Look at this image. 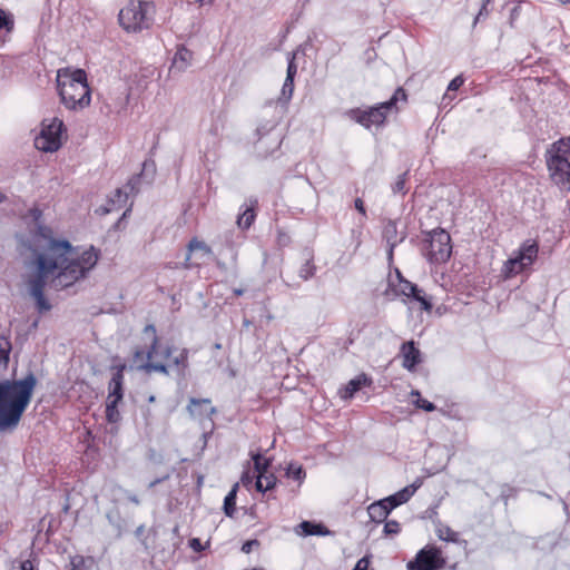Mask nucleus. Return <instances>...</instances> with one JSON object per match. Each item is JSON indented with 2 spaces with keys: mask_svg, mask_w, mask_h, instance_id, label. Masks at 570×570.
<instances>
[{
  "mask_svg": "<svg viewBox=\"0 0 570 570\" xmlns=\"http://www.w3.org/2000/svg\"><path fill=\"white\" fill-rule=\"evenodd\" d=\"M382 501L384 502L385 507L389 509V511L391 512L394 508L399 507L400 504H396V499H392V495L385 498V499H382Z\"/></svg>",
  "mask_w": 570,
  "mask_h": 570,
  "instance_id": "obj_49",
  "label": "nucleus"
},
{
  "mask_svg": "<svg viewBox=\"0 0 570 570\" xmlns=\"http://www.w3.org/2000/svg\"><path fill=\"white\" fill-rule=\"evenodd\" d=\"M125 365L116 367L109 383H108V396L107 400L121 402L124 397V370Z\"/></svg>",
  "mask_w": 570,
  "mask_h": 570,
  "instance_id": "obj_15",
  "label": "nucleus"
},
{
  "mask_svg": "<svg viewBox=\"0 0 570 570\" xmlns=\"http://www.w3.org/2000/svg\"><path fill=\"white\" fill-rule=\"evenodd\" d=\"M144 531V525L137 528L136 533L139 535Z\"/></svg>",
  "mask_w": 570,
  "mask_h": 570,
  "instance_id": "obj_58",
  "label": "nucleus"
},
{
  "mask_svg": "<svg viewBox=\"0 0 570 570\" xmlns=\"http://www.w3.org/2000/svg\"><path fill=\"white\" fill-rule=\"evenodd\" d=\"M399 492L406 501H409L411 497L415 493V488L405 487Z\"/></svg>",
  "mask_w": 570,
  "mask_h": 570,
  "instance_id": "obj_50",
  "label": "nucleus"
},
{
  "mask_svg": "<svg viewBox=\"0 0 570 570\" xmlns=\"http://www.w3.org/2000/svg\"><path fill=\"white\" fill-rule=\"evenodd\" d=\"M367 513L373 522L381 523L386 520L390 514L389 509L385 507L382 500H379L367 508Z\"/></svg>",
  "mask_w": 570,
  "mask_h": 570,
  "instance_id": "obj_22",
  "label": "nucleus"
},
{
  "mask_svg": "<svg viewBox=\"0 0 570 570\" xmlns=\"http://www.w3.org/2000/svg\"><path fill=\"white\" fill-rule=\"evenodd\" d=\"M254 479H256V473H252L249 470L244 471L240 476V481L244 487H249Z\"/></svg>",
  "mask_w": 570,
  "mask_h": 570,
  "instance_id": "obj_42",
  "label": "nucleus"
},
{
  "mask_svg": "<svg viewBox=\"0 0 570 570\" xmlns=\"http://www.w3.org/2000/svg\"><path fill=\"white\" fill-rule=\"evenodd\" d=\"M257 546H259V542L257 540H248L243 543L242 551L244 553H250L253 550V547H257Z\"/></svg>",
  "mask_w": 570,
  "mask_h": 570,
  "instance_id": "obj_45",
  "label": "nucleus"
},
{
  "mask_svg": "<svg viewBox=\"0 0 570 570\" xmlns=\"http://www.w3.org/2000/svg\"><path fill=\"white\" fill-rule=\"evenodd\" d=\"M445 563L440 548L426 546L416 553L413 560L407 562L406 568L407 570H440Z\"/></svg>",
  "mask_w": 570,
  "mask_h": 570,
  "instance_id": "obj_11",
  "label": "nucleus"
},
{
  "mask_svg": "<svg viewBox=\"0 0 570 570\" xmlns=\"http://www.w3.org/2000/svg\"><path fill=\"white\" fill-rule=\"evenodd\" d=\"M140 181H141L140 174L131 176L128 179L127 184L122 188L116 189L115 195L110 199V202L114 205L118 204L119 206L125 204L130 194L136 195L139 191Z\"/></svg>",
  "mask_w": 570,
  "mask_h": 570,
  "instance_id": "obj_16",
  "label": "nucleus"
},
{
  "mask_svg": "<svg viewBox=\"0 0 570 570\" xmlns=\"http://www.w3.org/2000/svg\"><path fill=\"white\" fill-rule=\"evenodd\" d=\"M354 206H355V209L362 214L364 217H366V209H365V206H364V202L362 198H356L354 200Z\"/></svg>",
  "mask_w": 570,
  "mask_h": 570,
  "instance_id": "obj_48",
  "label": "nucleus"
},
{
  "mask_svg": "<svg viewBox=\"0 0 570 570\" xmlns=\"http://www.w3.org/2000/svg\"><path fill=\"white\" fill-rule=\"evenodd\" d=\"M537 256L538 245L534 242H525L517 252L515 256L509 258L504 263V267L502 269L504 276L511 277L521 273L524 268L532 265Z\"/></svg>",
  "mask_w": 570,
  "mask_h": 570,
  "instance_id": "obj_10",
  "label": "nucleus"
},
{
  "mask_svg": "<svg viewBox=\"0 0 570 570\" xmlns=\"http://www.w3.org/2000/svg\"><path fill=\"white\" fill-rule=\"evenodd\" d=\"M296 52L297 51H293V52L288 53V65H287L285 79L294 80V78L296 76V72H297V66L295 63Z\"/></svg>",
  "mask_w": 570,
  "mask_h": 570,
  "instance_id": "obj_39",
  "label": "nucleus"
},
{
  "mask_svg": "<svg viewBox=\"0 0 570 570\" xmlns=\"http://www.w3.org/2000/svg\"><path fill=\"white\" fill-rule=\"evenodd\" d=\"M20 570H37L30 560H24L20 564Z\"/></svg>",
  "mask_w": 570,
  "mask_h": 570,
  "instance_id": "obj_51",
  "label": "nucleus"
},
{
  "mask_svg": "<svg viewBox=\"0 0 570 570\" xmlns=\"http://www.w3.org/2000/svg\"><path fill=\"white\" fill-rule=\"evenodd\" d=\"M423 252L429 262L434 264L445 263L452 253L450 234L442 228L429 232L424 239Z\"/></svg>",
  "mask_w": 570,
  "mask_h": 570,
  "instance_id": "obj_7",
  "label": "nucleus"
},
{
  "mask_svg": "<svg viewBox=\"0 0 570 570\" xmlns=\"http://www.w3.org/2000/svg\"><path fill=\"white\" fill-rule=\"evenodd\" d=\"M405 90L399 87L392 97L384 102L370 107L368 109L353 108L346 111V116L365 128L381 126L385 122L387 111L396 107L399 101H406Z\"/></svg>",
  "mask_w": 570,
  "mask_h": 570,
  "instance_id": "obj_5",
  "label": "nucleus"
},
{
  "mask_svg": "<svg viewBox=\"0 0 570 570\" xmlns=\"http://www.w3.org/2000/svg\"><path fill=\"white\" fill-rule=\"evenodd\" d=\"M422 485V480L416 479L412 484L407 485L409 488H415V491Z\"/></svg>",
  "mask_w": 570,
  "mask_h": 570,
  "instance_id": "obj_54",
  "label": "nucleus"
},
{
  "mask_svg": "<svg viewBox=\"0 0 570 570\" xmlns=\"http://www.w3.org/2000/svg\"><path fill=\"white\" fill-rule=\"evenodd\" d=\"M68 570H89V568L82 557L76 556L71 558Z\"/></svg>",
  "mask_w": 570,
  "mask_h": 570,
  "instance_id": "obj_40",
  "label": "nucleus"
},
{
  "mask_svg": "<svg viewBox=\"0 0 570 570\" xmlns=\"http://www.w3.org/2000/svg\"><path fill=\"white\" fill-rule=\"evenodd\" d=\"M128 500H129L130 502L135 503V504H139V499H138V497H137V495H135V494H129V495H128Z\"/></svg>",
  "mask_w": 570,
  "mask_h": 570,
  "instance_id": "obj_55",
  "label": "nucleus"
},
{
  "mask_svg": "<svg viewBox=\"0 0 570 570\" xmlns=\"http://www.w3.org/2000/svg\"><path fill=\"white\" fill-rule=\"evenodd\" d=\"M490 1H491V0H483V2H482V7H481V9L479 10V13H478V16H476V18H475V21H474V22H478L481 18H485V17H488L489 11H488V9H487V6H488V3H489Z\"/></svg>",
  "mask_w": 570,
  "mask_h": 570,
  "instance_id": "obj_46",
  "label": "nucleus"
},
{
  "mask_svg": "<svg viewBox=\"0 0 570 570\" xmlns=\"http://www.w3.org/2000/svg\"><path fill=\"white\" fill-rule=\"evenodd\" d=\"M383 238L386 240L389 245V254L390 256L393 253L394 247L403 240V237L397 239V226L394 220H387L383 227L382 232Z\"/></svg>",
  "mask_w": 570,
  "mask_h": 570,
  "instance_id": "obj_21",
  "label": "nucleus"
},
{
  "mask_svg": "<svg viewBox=\"0 0 570 570\" xmlns=\"http://www.w3.org/2000/svg\"><path fill=\"white\" fill-rule=\"evenodd\" d=\"M98 259L99 252L94 246L78 255L68 240L50 239L47 250L37 255V274L28 281L39 312L51 308L43 295L48 277L53 276L51 284L56 289L67 288L85 278Z\"/></svg>",
  "mask_w": 570,
  "mask_h": 570,
  "instance_id": "obj_1",
  "label": "nucleus"
},
{
  "mask_svg": "<svg viewBox=\"0 0 570 570\" xmlns=\"http://www.w3.org/2000/svg\"><path fill=\"white\" fill-rule=\"evenodd\" d=\"M175 346L167 345L161 351V356L164 358H171V363L167 364L169 368L174 366L176 368V372L179 376H185L186 370L188 368V355L189 351L187 348L180 350L179 354L175 357H171L173 353L175 352Z\"/></svg>",
  "mask_w": 570,
  "mask_h": 570,
  "instance_id": "obj_14",
  "label": "nucleus"
},
{
  "mask_svg": "<svg viewBox=\"0 0 570 570\" xmlns=\"http://www.w3.org/2000/svg\"><path fill=\"white\" fill-rule=\"evenodd\" d=\"M276 481L277 479L273 473H267L264 476H257L255 488L259 492H266L275 487Z\"/></svg>",
  "mask_w": 570,
  "mask_h": 570,
  "instance_id": "obj_30",
  "label": "nucleus"
},
{
  "mask_svg": "<svg viewBox=\"0 0 570 570\" xmlns=\"http://www.w3.org/2000/svg\"><path fill=\"white\" fill-rule=\"evenodd\" d=\"M294 92V80L285 79L282 92L277 101H269L265 105V110L274 106L278 110V117H283L287 109V104L291 100Z\"/></svg>",
  "mask_w": 570,
  "mask_h": 570,
  "instance_id": "obj_18",
  "label": "nucleus"
},
{
  "mask_svg": "<svg viewBox=\"0 0 570 570\" xmlns=\"http://www.w3.org/2000/svg\"><path fill=\"white\" fill-rule=\"evenodd\" d=\"M559 1L562 2L563 4L570 3V0H559Z\"/></svg>",
  "mask_w": 570,
  "mask_h": 570,
  "instance_id": "obj_61",
  "label": "nucleus"
},
{
  "mask_svg": "<svg viewBox=\"0 0 570 570\" xmlns=\"http://www.w3.org/2000/svg\"><path fill=\"white\" fill-rule=\"evenodd\" d=\"M145 335H150V345L146 352L142 350H136L134 353L135 360H142L146 357V362L138 366V370L144 371L145 373H161L164 375H169V366L163 362L155 361L156 356L159 354V337L156 333V327L153 324H148L144 328Z\"/></svg>",
  "mask_w": 570,
  "mask_h": 570,
  "instance_id": "obj_8",
  "label": "nucleus"
},
{
  "mask_svg": "<svg viewBox=\"0 0 570 570\" xmlns=\"http://www.w3.org/2000/svg\"><path fill=\"white\" fill-rule=\"evenodd\" d=\"M189 547L196 552H200V551L205 550V546L202 544V542L198 538L190 539Z\"/></svg>",
  "mask_w": 570,
  "mask_h": 570,
  "instance_id": "obj_47",
  "label": "nucleus"
},
{
  "mask_svg": "<svg viewBox=\"0 0 570 570\" xmlns=\"http://www.w3.org/2000/svg\"><path fill=\"white\" fill-rule=\"evenodd\" d=\"M392 499H396V501H397V502H396V504H400V505H401V504H403V503H405V502H407V501H406V500H405V499L400 494V492H397V493L393 494V495H392Z\"/></svg>",
  "mask_w": 570,
  "mask_h": 570,
  "instance_id": "obj_52",
  "label": "nucleus"
},
{
  "mask_svg": "<svg viewBox=\"0 0 570 570\" xmlns=\"http://www.w3.org/2000/svg\"><path fill=\"white\" fill-rule=\"evenodd\" d=\"M238 483H235L228 494L225 497L223 510L227 517H233L236 510V495Z\"/></svg>",
  "mask_w": 570,
  "mask_h": 570,
  "instance_id": "obj_25",
  "label": "nucleus"
},
{
  "mask_svg": "<svg viewBox=\"0 0 570 570\" xmlns=\"http://www.w3.org/2000/svg\"><path fill=\"white\" fill-rule=\"evenodd\" d=\"M370 566L368 557L361 558L352 570H367Z\"/></svg>",
  "mask_w": 570,
  "mask_h": 570,
  "instance_id": "obj_44",
  "label": "nucleus"
},
{
  "mask_svg": "<svg viewBox=\"0 0 570 570\" xmlns=\"http://www.w3.org/2000/svg\"><path fill=\"white\" fill-rule=\"evenodd\" d=\"M411 394L417 396V400L415 401L416 407L422 409L426 412H432L435 410V405L432 402L422 399L419 391H412Z\"/></svg>",
  "mask_w": 570,
  "mask_h": 570,
  "instance_id": "obj_37",
  "label": "nucleus"
},
{
  "mask_svg": "<svg viewBox=\"0 0 570 570\" xmlns=\"http://www.w3.org/2000/svg\"><path fill=\"white\" fill-rule=\"evenodd\" d=\"M107 519L110 524H112L117 531L118 535L121 534L124 530L122 520L120 519L119 512L117 510H111L107 513Z\"/></svg>",
  "mask_w": 570,
  "mask_h": 570,
  "instance_id": "obj_36",
  "label": "nucleus"
},
{
  "mask_svg": "<svg viewBox=\"0 0 570 570\" xmlns=\"http://www.w3.org/2000/svg\"><path fill=\"white\" fill-rule=\"evenodd\" d=\"M160 481H161L160 479H157V480L153 481L150 483V487H154V485L158 484Z\"/></svg>",
  "mask_w": 570,
  "mask_h": 570,
  "instance_id": "obj_59",
  "label": "nucleus"
},
{
  "mask_svg": "<svg viewBox=\"0 0 570 570\" xmlns=\"http://www.w3.org/2000/svg\"><path fill=\"white\" fill-rule=\"evenodd\" d=\"M119 402L106 401V419L109 423H118L121 419V415L118 411Z\"/></svg>",
  "mask_w": 570,
  "mask_h": 570,
  "instance_id": "obj_32",
  "label": "nucleus"
},
{
  "mask_svg": "<svg viewBox=\"0 0 570 570\" xmlns=\"http://www.w3.org/2000/svg\"><path fill=\"white\" fill-rule=\"evenodd\" d=\"M400 532V523L395 520H389L384 524L385 534H397Z\"/></svg>",
  "mask_w": 570,
  "mask_h": 570,
  "instance_id": "obj_41",
  "label": "nucleus"
},
{
  "mask_svg": "<svg viewBox=\"0 0 570 570\" xmlns=\"http://www.w3.org/2000/svg\"><path fill=\"white\" fill-rule=\"evenodd\" d=\"M316 266L313 263L312 258H307L304 264L298 269V276L303 281H308L315 275Z\"/></svg>",
  "mask_w": 570,
  "mask_h": 570,
  "instance_id": "obj_35",
  "label": "nucleus"
},
{
  "mask_svg": "<svg viewBox=\"0 0 570 570\" xmlns=\"http://www.w3.org/2000/svg\"><path fill=\"white\" fill-rule=\"evenodd\" d=\"M63 129V122L59 118L45 119L40 134L35 138V147L45 153L57 151L61 146Z\"/></svg>",
  "mask_w": 570,
  "mask_h": 570,
  "instance_id": "obj_9",
  "label": "nucleus"
},
{
  "mask_svg": "<svg viewBox=\"0 0 570 570\" xmlns=\"http://www.w3.org/2000/svg\"><path fill=\"white\" fill-rule=\"evenodd\" d=\"M14 28V19L13 16L9 12L0 9V38L2 35L11 33ZM3 42V39H0V43Z\"/></svg>",
  "mask_w": 570,
  "mask_h": 570,
  "instance_id": "obj_26",
  "label": "nucleus"
},
{
  "mask_svg": "<svg viewBox=\"0 0 570 570\" xmlns=\"http://www.w3.org/2000/svg\"><path fill=\"white\" fill-rule=\"evenodd\" d=\"M11 347L9 338L0 334V371L8 367Z\"/></svg>",
  "mask_w": 570,
  "mask_h": 570,
  "instance_id": "obj_27",
  "label": "nucleus"
},
{
  "mask_svg": "<svg viewBox=\"0 0 570 570\" xmlns=\"http://www.w3.org/2000/svg\"><path fill=\"white\" fill-rule=\"evenodd\" d=\"M396 276L399 279L397 286H394V284L392 282H390L384 294L387 296L389 289L393 288V292L395 295H403L409 298H412L413 301L420 303L421 308L423 311L430 312L432 309V303L426 297L423 289L419 288L416 284H413L412 282L403 278V276L401 275V273L399 271H396Z\"/></svg>",
  "mask_w": 570,
  "mask_h": 570,
  "instance_id": "obj_12",
  "label": "nucleus"
},
{
  "mask_svg": "<svg viewBox=\"0 0 570 570\" xmlns=\"http://www.w3.org/2000/svg\"><path fill=\"white\" fill-rule=\"evenodd\" d=\"M463 83L464 78L462 76H456L450 81L448 86V91H456Z\"/></svg>",
  "mask_w": 570,
  "mask_h": 570,
  "instance_id": "obj_43",
  "label": "nucleus"
},
{
  "mask_svg": "<svg viewBox=\"0 0 570 570\" xmlns=\"http://www.w3.org/2000/svg\"><path fill=\"white\" fill-rule=\"evenodd\" d=\"M193 52L185 47H180L174 56L173 68L184 71L190 63Z\"/></svg>",
  "mask_w": 570,
  "mask_h": 570,
  "instance_id": "obj_23",
  "label": "nucleus"
},
{
  "mask_svg": "<svg viewBox=\"0 0 570 570\" xmlns=\"http://www.w3.org/2000/svg\"><path fill=\"white\" fill-rule=\"evenodd\" d=\"M286 476L302 483L306 476V472L301 464L289 463L286 469Z\"/></svg>",
  "mask_w": 570,
  "mask_h": 570,
  "instance_id": "obj_33",
  "label": "nucleus"
},
{
  "mask_svg": "<svg viewBox=\"0 0 570 570\" xmlns=\"http://www.w3.org/2000/svg\"><path fill=\"white\" fill-rule=\"evenodd\" d=\"M258 206L257 198H249L244 210L238 215L237 225L243 229H248L256 217V208Z\"/></svg>",
  "mask_w": 570,
  "mask_h": 570,
  "instance_id": "obj_19",
  "label": "nucleus"
},
{
  "mask_svg": "<svg viewBox=\"0 0 570 570\" xmlns=\"http://www.w3.org/2000/svg\"><path fill=\"white\" fill-rule=\"evenodd\" d=\"M407 179V171L400 175L396 179V181L392 185V190L394 194H402L404 195L406 193L405 184Z\"/></svg>",
  "mask_w": 570,
  "mask_h": 570,
  "instance_id": "obj_38",
  "label": "nucleus"
},
{
  "mask_svg": "<svg viewBox=\"0 0 570 570\" xmlns=\"http://www.w3.org/2000/svg\"><path fill=\"white\" fill-rule=\"evenodd\" d=\"M438 538L445 542H458L459 533L453 531L450 527L439 523L435 529Z\"/></svg>",
  "mask_w": 570,
  "mask_h": 570,
  "instance_id": "obj_29",
  "label": "nucleus"
},
{
  "mask_svg": "<svg viewBox=\"0 0 570 570\" xmlns=\"http://www.w3.org/2000/svg\"><path fill=\"white\" fill-rule=\"evenodd\" d=\"M210 399L190 397L187 405V411L193 419H212V416L216 413V409L210 406Z\"/></svg>",
  "mask_w": 570,
  "mask_h": 570,
  "instance_id": "obj_13",
  "label": "nucleus"
},
{
  "mask_svg": "<svg viewBox=\"0 0 570 570\" xmlns=\"http://www.w3.org/2000/svg\"><path fill=\"white\" fill-rule=\"evenodd\" d=\"M129 212H130V208H128V209H126V210L124 212L122 216H121V217H120V219L117 222L116 226H118V225L121 223V220L127 216V214H128Z\"/></svg>",
  "mask_w": 570,
  "mask_h": 570,
  "instance_id": "obj_56",
  "label": "nucleus"
},
{
  "mask_svg": "<svg viewBox=\"0 0 570 570\" xmlns=\"http://www.w3.org/2000/svg\"><path fill=\"white\" fill-rule=\"evenodd\" d=\"M243 293H244V291H243L242 288H235V289H234V294H235L236 296H240V295H243Z\"/></svg>",
  "mask_w": 570,
  "mask_h": 570,
  "instance_id": "obj_57",
  "label": "nucleus"
},
{
  "mask_svg": "<svg viewBox=\"0 0 570 570\" xmlns=\"http://www.w3.org/2000/svg\"><path fill=\"white\" fill-rule=\"evenodd\" d=\"M4 199V196L2 195V193L0 191V203H2Z\"/></svg>",
  "mask_w": 570,
  "mask_h": 570,
  "instance_id": "obj_62",
  "label": "nucleus"
},
{
  "mask_svg": "<svg viewBox=\"0 0 570 570\" xmlns=\"http://www.w3.org/2000/svg\"><path fill=\"white\" fill-rule=\"evenodd\" d=\"M155 6L150 1L130 0L119 12L120 26L128 32L148 29L154 21Z\"/></svg>",
  "mask_w": 570,
  "mask_h": 570,
  "instance_id": "obj_6",
  "label": "nucleus"
},
{
  "mask_svg": "<svg viewBox=\"0 0 570 570\" xmlns=\"http://www.w3.org/2000/svg\"><path fill=\"white\" fill-rule=\"evenodd\" d=\"M37 377L29 372L21 380H4L0 382V432L14 430L27 410Z\"/></svg>",
  "mask_w": 570,
  "mask_h": 570,
  "instance_id": "obj_2",
  "label": "nucleus"
},
{
  "mask_svg": "<svg viewBox=\"0 0 570 570\" xmlns=\"http://www.w3.org/2000/svg\"><path fill=\"white\" fill-rule=\"evenodd\" d=\"M155 400H156V397H155L154 395H150V396L148 397V402H150V403L155 402Z\"/></svg>",
  "mask_w": 570,
  "mask_h": 570,
  "instance_id": "obj_60",
  "label": "nucleus"
},
{
  "mask_svg": "<svg viewBox=\"0 0 570 570\" xmlns=\"http://www.w3.org/2000/svg\"><path fill=\"white\" fill-rule=\"evenodd\" d=\"M282 278H283V282L285 283V285L287 287H292V288H298L299 287V283H292L288 279L284 278L283 276H282Z\"/></svg>",
  "mask_w": 570,
  "mask_h": 570,
  "instance_id": "obj_53",
  "label": "nucleus"
},
{
  "mask_svg": "<svg viewBox=\"0 0 570 570\" xmlns=\"http://www.w3.org/2000/svg\"><path fill=\"white\" fill-rule=\"evenodd\" d=\"M371 384L372 380L366 374H360L345 385L341 391V396L344 400L352 399L363 386H370Z\"/></svg>",
  "mask_w": 570,
  "mask_h": 570,
  "instance_id": "obj_20",
  "label": "nucleus"
},
{
  "mask_svg": "<svg viewBox=\"0 0 570 570\" xmlns=\"http://www.w3.org/2000/svg\"><path fill=\"white\" fill-rule=\"evenodd\" d=\"M304 535H327L331 531L322 523H314L312 521H303L298 524Z\"/></svg>",
  "mask_w": 570,
  "mask_h": 570,
  "instance_id": "obj_24",
  "label": "nucleus"
},
{
  "mask_svg": "<svg viewBox=\"0 0 570 570\" xmlns=\"http://www.w3.org/2000/svg\"><path fill=\"white\" fill-rule=\"evenodd\" d=\"M401 354L403 356L402 366L412 372L422 362L421 352L415 346L414 341H409L402 344Z\"/></svg>",
  "mask_w": 570,
  "mask_h": 570,
  "instance_id": "obj_17",
  "label": "nucleus"
},
{
  "mask_svg": "<svg viewBox=\"0 0 570 570\" xmlns=\"http://www.w3.org/2000/svg\"><path fill=\"white\" fill-rule=\"evenodd\" d=\"M281 119L282 117H278V110L274 108L273 118L266 120V122L261 124L257 127L256 134L258 138L261 139L264 135L268 134L272 129H274Z\"/></svg>",
  "mask_w": 570,
  "mask_h": 570,
  "instance_id": "obj_31",
  "label": "nucleus"
},
{
  "mask_svg": "<svg viewBox=\"0 0 570 570\" xmlns=\"http://www.w3.org/2000/svg\"><path fill=\"white\" fill-rule=\"evenodd\" d=\"M194 250H200L204 253V255H210L212 248L204 242L198 240L197 238H193L188 244V254L186 257V262L190 259V253Z\"/></svg>",
  "mask_w": 570,
  "mask_h": 570,
  "instance_id": "obj_34",
  "label": "nucleus"
},
{
  "mask_svg": "<svg viewBox=\"0 0 570 570\" xmlns=\"http://www.w3.org/2000/svg\"><path fill=\"white\" fill-rule=\"evenodd\" d=\"M252 460L254 462V472L256 473V478L264 476V474L268 473V469L271 465L269 459H263L261 453H253Z\"/></svg>",
  "mask_w": 570,
  "mask_h": 570,
  "instance_id": "obj_28",
  "label": "nucleus"
},
{
  "mask_svg": "<svg viewBox=\"0 0 570 570\" xmlns=\"http://www.w3.org/2000/svg\"><path fill=\"white\" fill-rule=\"evenodd\" d=\"M57 87L61 101L67 108H83L90 104V89L85 70H59L57 75Z\"/></svg>",
  "mask_w": 570,
  "mask_h": 570,
  "instance_id": "obj_3",
  "label": "nucleus"
},
{
  "mask_svg": "<svg viewBox=\"0 0 570 570\" xmlns=\"http://www.w3.org/2000/svg\"><path fill=\"white\" fill-rule=\"evenodd\" d=\"M546 158L551 180L561 190L570 191V138L553 142Z\"/></svg>",
  "mask_w": 570,
  "mask_h": 570,
  "instance_id": "obj_4",
  "label": "nucleus"
}]
</instances>
